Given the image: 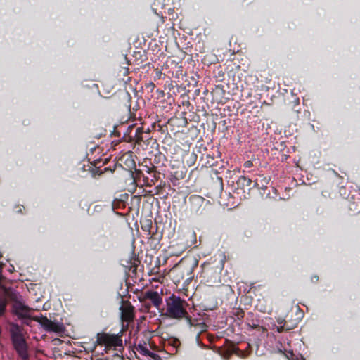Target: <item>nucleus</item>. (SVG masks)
<instances>
[{
    "label": "nucleus",
    "mask_w": 360,
    "mask_h": 360,
    "mask_svg": "<svg viewBox=\"0 0 360 360\" xmlns=\"http://www.w3.org/2000/svg\"><path fill=\"white\" fill-rule=\"evenodd\" d=\"M186 301L174 294L166 299L165 311L162 315L172 319L180 320L187 317Z\"/></svg>",
    "instance_id": "f257e3e1"
},
{
    "label": "nucleus",
    "mask_w": 360,
    "mask_h": 360,
    "mask_svg": "<svg viewBox=\"0 0 360 360\" xmlns=\"http://www.w3.org/2000/svg\"><path fill=\"white\" fill-rule=\"evenodd\" d=\"M202 271L200 275L201 282L208 286L219 285L221 283V273L224 269L222 260L219 264L205 262L202 266Z\"/></svg>",
    "instance_id": "f03ea898"
},
{
    "label": "nucleus",
    "mask_w": 360,
    "mask_h": 360,
    "mask_svg": "<svg viewBox=\"0 0 360 360\" xmlns=\"http://www.w3.org/2000/svg\"><path fill=\"white\" fill-rule=\"evenodd\" d=\"M127 133V136L124 134V138L127 141H134L136 143L141 146H148L149 144L156 143V140L152 139L150 136V131L149 128L145 129L143 126L136 127L130 125L128 127Z\"/></svg>",
    "instance_id": "7ed1b4c3"
},
{
    "label": "nucleus",
    "mask_w": 360,
    "mask_h": 360,
    "mask_svg": "<svg viewBox=\"0 0 360 360\" xmlns=\"http://www.w3.org/2000/svg\"><path fill=\"white\" fill-rule=\"evenodd\" d=\"M22 328L18 324H12L10 329L11 338L14 349L22 360L29 359L28 347L23 336Z\"/></svg>",
    "instance_id": "20e7f679"
},
{
    "label": "nucleus",
    "mask_w": 360,
    "mask_h": 360,
    "mask_svg": "<svg viewBox=\"0 0 360 360\" xmlns=\"http://www.w3.org/2000/svg\"><path fill=\"white\" fill-rule=\"evenodd\" d=\"M96 342L97 345H103L107 349H116L118 347H122V340L117 335L98 333Z\"/></svg>",
    "instance_id": "39448f33"
},
{
    "label": "nucleus",
    "mask_w": 360,
    "mask_h": 360,
    "mask_svg": "<svg viewBox=\"0 0 360 360\" xmlns=\"http://www.w3.org/2000/svg\"><path fill=\"white\" fill-rule=\"evenodd\" d=\"M227 344L218 349V354L224 360H229L233 354L238 357L243 358L245 356L244 352L241 351L233 342L226 340Z\"/></svg>",
    "instance_id": "423d86ee"
},
{
    "label": "nucleus",
    "mask_w": 360,
    "mask_h": 360,
    "mask_svg": "<svg viewBox=\"0 0 360 360\" xmlns=\"http://www.w3.org/2000/svg\"><path fill=\"white\" fill-rule=\"evenodd\" d=\"M37 321L46 331L54 332L58 334H61L65 331V326L63 323L53 321L46 316H41L37 319Z\"/></svg>",
    "instance_id": "0eeeda50"
},
{
    "label": "nucleus",
    "mask_w": 360,
    "mask_h": 360,
    "mask_svg": "<svg viewBox=\"0 0 360 360\" xmlns=\"http://www.w3.org/2000/svg\"><path fill=\"white\" fill-rule=\"evenodd\" d=\"M189 209L193 214H203L205 210V199L198 195H191L189 198Z\"/></svg>",
    "instance_id": "6e6552de"
},
{
    "label": "nucleus",
    "mask_w": 360,
    "mask_h": 360,
    "mask_svg": "<svg viewBox=\"0 0 360 360\" xmlns=\"http://www.w3.org/2000/svg\"><path fill=\"white\" fill-rule=\"evenodd\" d=\"M119 167L124 169L125 174L129 177H132V169L136 167V162L133 159L132 152H128L123 154L120 158Z\"/></svg>",
    "instance_id": "1a4fd4ad"
},
{
    "label": "nucleus",
    "mask_w": 360,
    "mask_h": 360,
    "mask_svg": "<svg viewBox=\"0 0 360 360\" xmlns=\"http://www.w3.org/2000/svg\"><path fill=\"white\" fill-rule=\"evenodd\" d=\"M121 311V320L122 322H132L135 318V309L128 300H122V305L120 307Z\"/></svg>",
    "instance_id": "9d476101"
},
{
    "label": "nucleus",
    "mask_w": 360,
    "mask_h": 360,
    "mask_svg": "<svg viewBox=\"0 0 360 360\" xmlns=\"http://www.w3.org/2000/svg\"><path fill=\"white\" fill-rule=\"evenodd\" d=\"M144 167H146L145 172L150 175V177L143 176V184L146 186L150 187L153 185H155L156 182L160 179V173L157 172L156 167H155L153 165H152L151 167L146 165Z\"/></svg>",
    "instance_id": "9b49d317"
},
{
    "label": "nucleus",
    "mask_w": 360,
    "mask_h": 360,
    "mask_svg": "<svg viewBox=\"0 0 360 360\" xmlns=\"http://www.w3.org/2000/svg\"><path fill=\"white\" fill-rule=\"evenodd\" d=\"M261 321L258 319V316L253 312H248L245 316V324L248 329H255L257 330H266V329L260 325Z\"/></svg>",
    "instance_id": "f8f14e48"
},
{
    "label": "nucleus",
    "mask_w": 360,
    "mask_h": 360,
    "mask_svg": "<svg viewBox=\"0 0 360 360\" xmlns=\"http://www.w3.org/2000/svg\"><path fill=\"white\" fill-rule=\"evenodd\" d=\"M144 298L150 300L159 310L162 302V298L157 291L148 290L144 294Z\"/></svg>",
    "instance_id": "ddd939ff"
},
{
    "label": "nucleus",
    "mask_w": 360,
    "mask_h": 360,
    "mask_svg": "<svg viewBox=\"0 0 360 360\" xmlns=\"http://www.w3.org/2000/svg\"><path fill=\"white\" fill-rule=\"evenodd\" d=\"M141 228L145 231L148 232V235L150 236V238H152L154 236V233L151 232V229L153 227V221L149 218H144L141 219Z\"/></svg>",
    "instance_id": "4468645a"
},
{
    "label": "nucleus",
    "mask_w": 360,
    "mask_h": 360,
    "mask_svg": "<svg viewBox=\"0 0 360 360\" xmlns=\"http://www.w3.org/2000/svg\"><path fill=\"white\" fill-rule=\"evenodd\" d=\"M184 319H186L187 323L191 326L198 328L200 332H202L206 330L207 325L203 321L199 322L196 319L191 318L188 314L187 315V317H184Z\"/></svg>",
    "instance_id": "2eb2a0df"
},
{
    "label": "nucleus",
    "mask_w": 360,
    "mask_h": 360,
    "mask_svg": "<svg viewBox=\"0 0 360 360\" xmlns=\"http://www.w3.org/2000/svg\"><path fill=\"white\" fill-rule=\"evenodd\" d=\"M224 94V91L222 87L219 86H217L212 91V99L217 102V103H221L222 102V98Z\"/></svg>",
    "instance_id": "dca6fc26"
},
{
    "label": "nucleus",
    "mask_w": 360,
    "mask_h": 360,
    "mask_svg": "<svg viewBox=\"0 0 360 360\" xmlns=\"http://www.w3.org/2000/svg\"><path fill=\"white\" fill-rule=\"evenodd\" d=\"M252 180L245 176H240L236 181V184L238 187L243 188L244 187H249L251 186Z\"/></svg>",
    "instance_id": "f3484780"
},
{
    "label": "nucleus",
    "mask_w": 360,
    "mask_h": 360,
    "mask_svg": "<svg viewBox=\"0 0 360 360\" xmlns=\"http://www.w3.org/2000/svg\"><path fill=\"white\" fill-rule=\"evenodd\" d=\"M139 349L140 352L142 353L143 354L148 355L150 357H153L155 359H156L157 357L160 358V356L158 354L150 352L146 347L141 345H139Z\"/></svg>",
    "instance_id": "a211bd4d"
},
{
    "label": "nucleus",
    "mask_w": 360,
    "mask_h": 360,
    "mask_svg": "<svg viewBox=\"0 0 360 360\" xmlns=\"http://www.w3.org/2000/svg\"><path fill=\"white\" fill-rule=\"evenodd\" d=\"M134 169L135 174L133 172L132 177H129V180H131L134 183L136 181L137 179H140L141 177L143 179V176H146L143 174V172L146 170V168L143 169V170L136 169V168Z\"/></svg>",
    "instance_id": "6ab92c4d"
},
{
    "label": "nucleus",
    "mask_w": 360,
    "mask_h": 360,
    "mask_svg": "<svg viewBox=\"0 0 360 360\" xmlns=\"http://www.w3.org/2000/svg\"><path fill=\"white\" fill-rule=\"evenodd\" d=\"M16 314L21 315V312L27 311V307L22 303L18 302L14 304Z\"/></svg>",
    "instance_id": "aec40b11"
},
{
    "label": "nucleus",
    "mask_w": 360,
    "mask_h": 360,
    "mask_svg": "<svg viewBox=\"0 0 360 360\" xmlns=\"http://www.w3.org/2000/svg\"><path fill=\"white\" fill-rule=\"evenodd\" d=\"M234 316L238 320L242 321L245 316V311L241 309H236L235 311H233Z\"/></svg>",
    "instance_id": "412c9836"
},
{
    "label": "nucleus",
    "mask_w": 360,
    "mask_h": 360,
    "mask_svg": "<svg viewBox=\"0 0 360 360\" xmlns=\"http://www.w3.org/2000/svg\"><path fill=\"white\" fill-rule=\"evenodd\" d=\"M188 262H189V265L191 267L189 269V271L191 272L189 274H191L192 272V271L195 268H197V266H198V260L195 257H191V258L188 259Z\"/></svg>",
    "instance_id": "4be33fe9"
},
{
    "label": "nucleus",
    "mask_w": 360,
    "mask_h": 360,
    "mask_svg": "<svg viewBox=\"0 0 360 360\" xmlns=\"http://www.w3.org/2000/svg\"><path fill=\"white\" fill-rule=\"evenodd\" d=\"M165 159V156L162 154L161 153H159L158 155H155L154 161L158 163L160 162L162 160H164Z\"/></svg>",
    "instance_id": "5701e85b"
},
{
    "label": "nucleus",
    "mask_w": 360,
    "mask_h": 360,
    "mask_svg": "<svg viewBox=\"0 0 360 360\" xmlns=\"http://www.w3.org/2000/svg\"><path fill=\"white\" fill-rule=\"evenodd\" d=\"M292 328L291 327H288V326H286V321H285V323L283 326H281L278 328V331L279 333L281 332H283V330H290Z\"/></svg>",
    "instance_id": "b1692460"
},
{
    "label": "nucleus",
    "mask_w": 360,
    "mask_h": 360,
    "mask_svg": "<svg viewBox=\"0 0 360 360\" xmlns=\"http://www.w3.org/2000/svg\"><path fill=\"white\" fill-rule=\"evenodd\" d=\"M252 165L253 164L250 160L245 161L243 164V167L247 169L252 167Z\"/></svg>",
    "instance_id": "393cba45"
},
{
    "label": "nucleus",
    "mask_w": 360,
    "mask_h": 360,
    "mask_svg": "<svg viewBox=\"0 0 360 360\" xmlns=\"http://www.w3.org/2000/svg\"><path fill=\"white\" fill-rule=\"evenodd\" d=\"M217 180L219 181V190L222 191L223 190V179L221 177H217Z\"/></svg>",
    "instance_id": "a878e982"
},
{
    "label": "nucleus",
    "mask_w": 360,
    "mask_h": 360,
    "mask_svg": "<svg viewBox=\"0 0 360 360\" xmlns=\"http://www.w3.org/2000/svg\"><path fill=\"white\" fill-rule=\"evenodd\" d=\"M181 252L180 253H176V252H172V254L174 255H179Z\"/></svg>",
    "instance_id": "bb28decb"
},
{
    "label": "nucleus",
    "mask_w": 360,
    "mask_h": 360,
    "mask_svg": "<svg viewBox=\"0 0 360 360\" xmlns=\"http://www.w3.org/2000/svg\"><path fill=\"white\" fill-rule=\"evenodd\" d=\"M263 180H264V181L266 184H268V181L266 180V178H264V179H263Z\"/></svg>",
    "instance_id": "cd10ccee"
},
{
    "label": "nucleus",
    "mask_w": 360,
    "mask_h": 360,
    "mask_svg": "<svg viewBox=\"0 0 360 360\" xmlns=\"http://www.w3.org/2000/svg\"><path fill=\"white\" fill-rule=\"evenodd\" d=\"M173 120H174L173 119L169 120V123L170 122H173Z\"/></svg>",
    "instance_id": "c85d7f7f"
},
{
    "label": "nucleus",
    "mask_w": 360,
    "mask_h": 360,
    "mask_svg": "<svg viewBox=\"0 0 360 360\" xmlns=\"http://www.w3.org/2000/svg\"><path fill=\"white\" fill-rule=\"evenodd\" d=\"M174 342L175 343H176V342H178V340H174Z\"/></svg>",
    "instance_id": "c756f323"
},
{
    "label": "nucleus",
    "mask_w": 360,
    "mask_h": 360,
    "mask_svg": "<svg viewBox=\"0 0 360 360\" xmlns=\"http://www.w3.org/2000/svg\"><path fill=\"white\" fill-rule=\"evenodd\" d=\"M257 185H258L257 182H255V186H257Z\"/></svg>",
    "instance_id": "7c9ffc66"
}]
</instances>
